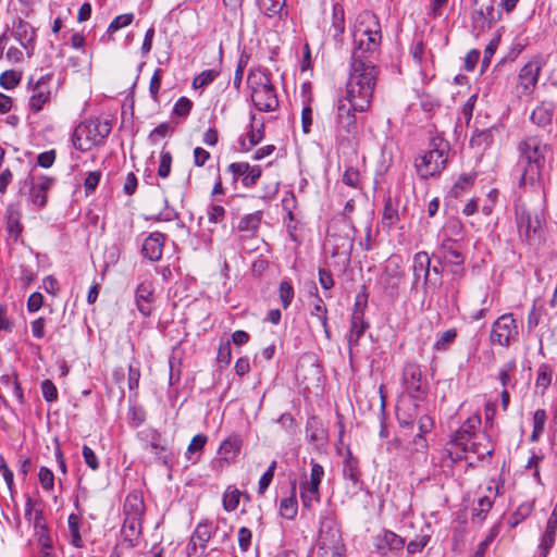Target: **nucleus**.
<instances>
[{"label":"nucleus","instance_id":"f257e3e1","mask_svg":"<svg viewBox=\"0 0 557 557\" xmlns=\"http://www.w3.org/2000/svg\"><path fill=\"white\" fill-rule=\"evenodd\" d=\"M519 187L541 190L544 187L546 156L552 147L536 135H529L517 144Z\"/></svg>","mask_w":557,"mask_h":557},{"label":"nucleus","instance_id":"f03ea898","mask_svg":"<svg viewBox=\"0 0 557 557\" xmlns=\"http://www.w3.org/2000/svg\"><path fill=\"white\" fill-rule=\"evenodd\" d=\"M372 55L360 54V51L351 52L345 96L354 98L357 108L361 110L370 108L376 85L377 69L373 63Z\"/></svg>","mask_w":557,"mask_h":557},{"label":"nucleus","instance_id":"7ed1b4c3","mask_svg":"<svg viewBox=\"0 0 557 557\" xmlns=\"http://www.w3.org/2000/svg\"><path fill=\"white\" fill-rule=\"evenodd\" d=\"M352 38V51H360V54H374L382 41L379 17L369 10L361 11L354 23Z\"/></svg>","mask_w":557,"mask_h":557},{"label":"nucleus","instance_id":"20e7f679","mask_svg":"<svg viewBox=\"0 0 557 557\" xmlns=\"http://www.w3.org/2000/svg\"><path fill=\"white\" fill-rule=\"evenodd\" d=\"M449 144L443 138H433L430 149L414 159V169L422 180L440 175L448 163Z\"/></svg>","mask_w":557,"mask_h":557},{"label":"nucleus","instance_id":"39448f33","mask_svg":"<svg viewBox=\"0 0 557 557\" xmlns=\"http://www.w3.org/2000/svg\"><path fill=\"white\" fill-rule=\"evenodd\" d=\"M251 100L261 112H272L278 108V98L270 74L262 70L250 71L247 77Z\"/></svg>","mask_w":557,"mask_h":557},{"label":"nucleus","instance_id":"423d86ee","mask_svg":"<svg viewBox=\"0 0 557 557\" xmlns=\"http://www.w3.org/2000/svg\"><path fill=\"white\" fill-rule=\"evenodd\" d=\"M112 129L108 119H90L82 122L72 135L73 146L81 151H88L94 146L102 145Z\"/></svg>","mask_w":557,"mask_h":557},{"label":"nucleus","instance_id":"0eeeda50","mask_svg":"<svg viewBox=\"0 0 557 557\" xmlns=\"http://www.w3.org/2000/svg\"><path fill=\"white\" fill-rule=\"evenodd\" d=\"M318 547L323 552L324 557H346L347 548L341 528L330 511L320 516Z\"/></svg>","mask_w":557,"mask_h":557},{"label":"nucleus","instance_id":"6e6552de","mask_svg":"<svg viewBox=\"0 0 557 557\" xmlns=\"http://www.w3.org/2000/svg\"><path fill=\"white\" fill-rule=\"evenodd\" d=\"M481 423L480 414H472L453 434L448 443L449 447L447 448V454L451 461L461 460L468 453L469 444L474 440H479L476 430Z\"/></svg>","mask_w":557,"mask_h":557},{"label":"nucleus","instance_id":"1a4fd4ad","mask_svg":"<svg viewBox=\"0 0 557 557\" xmlns=\"http://www.w3.org/2000/svg\"><path fill=\"white\" fill-rule=\"evenodd\" d=\"M54 74L47 73L36 81L30 77L27 83L30 92L28 98V109L37 114L49 104L58 94V87L53 85Z\"/></svg>","mask_w":557,"mask_h":557},{"label":"nucleus","instance_id":"9d476101","mask_svg":"<svg viewBox=\"0 0 557 557\" xmlns=\"http://www.w3.org/2000/svg\"><path fill=\"white\" fill-rule=\"evenodd\" d=\"M367 110H361L357 108L356 101L354 98H349L344 96L338 99L336 107V117H335V127L336 134L338 137L343 139L347 138L350 135H355L358 129L356 112H366Z\"/></svg>","mask_w":557,"mask_h":557},{"label":"nucleus","instance_id":"9b49d317","mask_svg":"<svg viewBox=\"0 0 557 557\" xmlns=\"http://www.w3.org/2000/svg\"><path fill=\"white\" fill-rule=\"evenodd\" d=\"M519 325L512 313L498 317L492 324L490 342L492 345L509 347L519 341Z\"/></svg>","mask_w":557,"mask_h":557},{"label":"nucleus","instance_id":"f8f14e48","mask_svg":"<svg viewBox=\"0 0 557 557\" xmlns=\"http://www.w3.org/2000/svg\"><path fill=\"white\" fill-rule=\"evenodd\" d=\"M516 221L521 239L529 244L540 239L543 225V214L541 211L521 209L517 211Z\"/></svg>","mask_w":557,"mask_h":557},{"label":"nucleus","instance_id":"ddd939ff","mask_svg":"<svg viewBox=\"0 0 557 557\" xmlns=\"http://www.w3.org/2000/svg\"><path fill=\"white\" fill-rule=\"evenodd\" d=\"M476 8L471 14L472 30L478 35L491 28L500 18V12L496 11V0H473Z\"/></svg>","mask_w":557,"mask_h":557},{"label":"nucleus","instance_id":"4468645a","mask_svg":"<svg viewBox=\"0 0 557 557\" xmlns=\"http://www.w3.org/2000/svg\"><path fill=\"white\" fill-rule=\"evenodd\" d=\"M403 383L411 397L419 398L426 392V381L417 362H407L403 369Z\"/></svg>","mask_w":557,"mask_h":557},{"label":"nucleus","instance_id":"2eb2a0df","mask_svg":"<svg viewBox=\"0 0 557 557\" xmlns=\"http://www.w3.org/2000/svg\"><path fill=\"white\" fill-rule=\"evenodd\" d=\"M541 65L537 61L525 63L518 74L517 92L519 97L531 96L537 85Z\"/></svg>","mask_w":557,"mask_h":557},{"label":"nucleus","instance_id":"dca6fc26","mask_svg":"<svg viewBox=\"0 0 557 557\" xmlns=\"http://www.w3.org/2000/svg\"><path fill=\"white\" fill-rule=\"evenodd\" d=\"M138 437L143 443L145 449L150 450L154 456L162 461L163 465H170V457L164 438L161 433L154 429H147L138 433Z\"/></svg>","mask_w":557,"mask_h":557},{"label":"nucleus","instance_id":"f3484780","mask_svg":"<svg viewBox=\"0 0 557 557\" xmlns=\"http://www.w3.org/2000/svg\"><path fill=\"white\" fill-rule=\"evenodd\" d=\"M214 532L215 527L212 522L207 520L199 522L193 532L190 541L187 545L188 555L193 556L198 555V553L202 554L206 550L207 544L211 540Z\"/></svg>","mask_w":557,"mask_h":557},{"label":"nucleus","instance_id":"a211bd4d","mask_svg":"<svg viewBox=\"0 0 557 557\" xmlns=\"http://www.w3.org/2000/svg\"><path fill=\"white\" fill-rule=\"evenodd\" d=\"M430 265H431V258L428 252L419 251L413 256L412 288H417L419 285V282L422 281L421 287L423 289L424 295L429 294Z\"/></svg>","mask_w":557,"mask_h":557},{"label":"nucleus","instance_id":"6ab92c4d","mask_svg":"<svg viewBox=\"0 0 557 557\" xmlns=\"http://www.w3.org/2000/svg\"><path fill=\"white\" fill-rule=\"evenodd\" d=\"M11 35L25 50H27L28 55H32L36 39L35 28L28 22L23 21L22 18H16L13 21Z\"/></svg>","mask_w":557,"mask_h":557},{"label":"nucleus","instance_id":"aec40b11","mask_svg":"<svg viewBox=\"0 0 557 557\" xmlns=\"http://www.w3.org/2000/svg\"><path fill=\"white\" fill-rule=\"evenodd\" d=\"M135 300L138 311L144 317H149L152 312V302L154 300V286L151 280H143L137 285Z\"/></svg>","mask_w":557,"mask_h":557},{"label":"nucleus","instance_id":"412c9836","mask_svg":"<svg viewBox=\"0 0 557 557\" xmlns=\"http://www.w3.org/2000/svg\"><path fill=\"white\" fill-rule=\"evenodd\" d=\"M54 178L40 175L33 176L29 188V198L36 207L42 208L47 203L48 190L53 186Z\"/></svg>","mask_w":557,"mask_h":557},{"label":"nucleus","instance_id":"4be33fe9","mask_svg":"<svg viewBox=\"0 0 557 557\" xmlns=\"http://www.w3.org/2000/svg\"><path fill=\"white\" fill-rule=\"evenodd\" d=\"M228 171L233 174L234 180L242 178L245 187H252L261 176V169L258 165H249L246 162H234L228 165Z\"/></svg>","mask_w":557,"mask_h":557},{"label":"nucleus","instance_id":"5701e85b","mask_svg":"<svg viewBox=\"0 0 557 557\" xmlns=\"http://www.w3.org/2000/svg\"><path fill=\"white\" fill-rule=\"evenodd\" d=\"M557 534V511L550 513L547 519L545 530L541 536V541L537 546V557H547L550 548L555 545Z\"/></svg>","mask_w":557,"mask_h":557},{"label":"nucleus","instance_id":"b1692460","mask_svg":"<svg viewBox=\"0 0 557 557\" xmlns=\"http://www.w3.org/2000/svg\"><path fill=\"white\" fill-rule=\"evenodd\" d=\"M374 546L381 555L388 550H400L405 546V540L389 530H383L374 539Z\"/></svg>","mask_w":557,"mask_h":557},{"label":"nucleus","instance_id":"393cba45","mask_svg":"<svg viewBox=\"0 0 557 557\" xmlns=\"http://www.w3.org/2000/svg\"><path fill=\"white\" fill-rule=\"evenodd\" d=\"M165 236L153 232L143 243L141 252L149 261H158L162 257Z\"/></svg>","mask_w":557,"mask_h":557},{"label":"nucleus","instance_id":"a878e982","mask_svg":"<svg viewBox=\"0 0 557 557\" xmlns=\"http://www.w3.org/2000/svg\"><path fill=\"white\" fill-rule=\"evenodd\" d=\"M264 137L263 123L260 125L255 124V114L250 115L249 129L244 137L238 139L239 150L247 152L250 151L255 146L260 144Z\"/></svg>","mask_w":557,"mask_h":557},{"label":"nucleus","instance_id":"bb28decb","mask_svg":"<svg viewBox=\"0 0 557 557\" xmlns=\"http://www.w3.org/2000/svg\"><path fill=\"white\" fill-rule=\"evenodd\" d=\"M428 449L429 446L425 437L422 434H417L406 447V457L412 465L425 462Z\"/></svg>","mask_w":557,"mask_h":557},{"label":"nucleus","instance_id":"cd10ccee","mask_svg":"<svg viewBox=\"0 0 557 557\" xmlns=\"http://www.w3.org/2000/svg\"><path fill=\"white\" fill-rule=\"evenodd\" d=\"M141 524L143 521L124 518L121 536L123 544H125L127 548H133L138 545L143 530Z\"/></svg>","mask_w":557,"mask_h":557},{"label":"nucleus","instance_id":"c85d7f7f","mask_svg":"<svg viewBox=\"0 0 557 557\" xmlns=\"http://www.w3.org/2000/svg\"><path fill=\"white\" fill-rule=\"evenodd\" d=\"M21 212L15 205H9L5 209L4 220H5V230L10 239L16 242L22 232L23 224L21 223Z\"/></svg>","mask_w":557,"mask_h":557},{"label":"nucleus","instance_id":"c756f323","mask_svg":"<svg viewBox=\"0 0 557 557\" xmlns=\"http://www.w3.org/2000/svg\"><path fill=\"white\" fill-rule=\"evenodd\" d=\"M554 113H555L554 102L542 101L540 104H537L533 109V111L530 115V120L536 126L545 128L552 124Z\"/></svg>","mask_w":557,"mask_h":557},{"label":"nucleus","instance_id":"7c9ffc66","mask_svg":"<svg viewBox=\"0 0 557 557\" xmlns=\"http://www.w3.org/2000/svg\"><path fill=\"white\" fill-rule=\"evenodd\" d=\"M242 446V437L237 434H232L221 443L219 447V454L223 460L233 462L239 455Z\"/></svg>","mask_w":557,"mask_h":557},{"label":"nucleus","instance_id":"2f4dec72","mask_svg":"<svg viewBox=\"0 0 557 557\" xmlns=\"http://www.w3.org/2000/svg\"><path fill=\"white\" fill-rule=\"evenodd\" d=\"M145 503L138 494H129L124 504V516L126 519L143 521Z\"/></svg>","mask_w":557,"mask_h":557},{"label":"nucleus","instance_id":"473e14b6","mask_svg":"<svg viewBox=\"0 0 557 557\" xmlns=\"http://www.w3.org/2000/svg\"><path fill=\"white\" fill-rule=\"evenodd\" d=\"M258 4L263 14L271 18L283 20L288 14L285 9L286 0H258Z\"/></svg>","mask_w":557,"mask_h":557},{"label":"nucleus","instance_id":"72a5a7b5","mask_svg":"<svg viewBox=\"0 0 557 557\" xmlns=\"http://www.w3.org/2000/svg\"><path fill=\"white\" fill-rule=\"evenodd\" d=\"M369 323L364 320V318H360V314L351 317L350 329L347 336L350 349L359 345L360 338L363 336L364 332L369 329Z\"/></svg>","mask_w":557,"mask_h":557},{"label":"nucleus","instance_id":"f704fd0d","mask_svg":"<svg viewBox=\"0 0 557 557\" xmlns=\"http://www.w3.org/2000/svg\"><path fill=\"white\" fill-rule=\"evenodd\" d=\"M34 537L38 547V553L54 549V539L48 525L42 527L40 521H37L36 523Z\"/></svg>","mask_w":557,"mask_h":557},{"label":"nucleus","instance_id":"c9c22d12","mask_svg":"<svg viewBox=\"0 0 557 557\" xmlns=\"http://www.w3.org/2000/svg\"><path fill=\"white\" fill-rule=\"evenodd\" d=\"M299 492L304 509L313 511L315 504H319L321 499L320 488L301 482L299 484Z\"/></svg>","mask_w":557,"mask_h":557},{"label":"nucleus","instance_id":"e433bc0d","mask_svg":"<svg viewBox=\"0 0 557 557\" xmlns=\"http://www.w3.org/2000/svg\"><path fill=\"white\" fill-rule=\"evenodd\" d=\"M455 262H465V258L454 242L443 243L438 263L443 265H451Z\"/></svg>","mask_w":557,"mask_h":557},{"label":"nucleus","instance_id":"4c0bfd02","mask_svg":"<svg viewBox=\"0 0 557 557\" xmlns=\"http://www.w3.org/2000/svg\"><path fill=\"white\" fill-rule=\"evenodd\" d=\"M82 518L76 513L67 517L69 543L75 548H83L84 541L81 535Z\"/></svg>","mask_w":557,"mask_h":557},{"label":"nucleus","instance_id":"58836bf2","mask_svg":"<svg viewBox=\"0 0 557 557\" xmlns=\"http://www.w3.org/2000/svg\"><path fill=\"white\" fill-rule=\"evenodd\" d=\"M24 516L25 519L33 525V530L36 529L37 521H40L42 527L47 525L44 510L30 496L26 497Z\"/></svg>","mask_w":557,"mask_h":557},{"label":"nucleus","instance_id":"ea45409f","mask_svg":"<svg viewBox=\"0 0 557 557\" xmlns=\"http://www.w3.org/2000/svg\"><path fill=\"white\" fill-rule=\"evenodd\" d=\"M330 32L336 40H339L345 32V11L343 5L339 3L333 4Z\"/></svg>","mask_w":557,"mask_h":557},{"label":"nucleus","instance_id":"a19ab883","mask_svg":"<svg viewBox=\"0 0 557 557\" xmlns=\"http://www.w3.org/2000/svg\"><path fill=\"white\" fill-rule=\"evenodd\" d=\"M280 515L287 519L293 520L298 512V502L296 498V485H292V494L288 497L282 498L280 502Z\"/></svg>","mask_w":557,"mask_h":557},{"label":"nucleus","instance_id":"79ce46f5","mask_svg":"<svg viewBox=\"0 0 557 557\" xmlns=\"http://www.w3.org/2000/svg\"><path fill=\"white\" fill-rule=\"evenodd\" d=\"M207 442L208 436L203 433H199L191 438L185 454L186 458L191 461V463H197L200 460L201 453Z\"/></svg>","mask_w":557,"mask_h":557},{"label":"nucleus","instance_id":"37998d69","mask_svg":"<svg viewBox=\"0 0 557 557\" xmlns=\"http://www.w3.org/2000/svg\"><path fill=\"white\" fill-rule=\"evenodd\" d=\"M534 502L525 500L521 503L517 509L507 518V524L509 528L513 529L519 525L522 521H524L533 511Z\"/></svg>","mask_w":557,"mask_h":557},{"label":"nucleus","instance_id":"c03bdc74","mask_svg":"<svg viewBox=\"0 0 557 557\" xmlns=\"http://www.w3.org/2000/svg\"><path fill=\"white\" fill-rule=\"evenodd\" d=\"M343 475L345 479L351 481L355 485L360 481L361 472L359 469V461L356 457L352 456L350 451L347 453V456L344 460Z\"/></svg>","mask_w":557,"mask_h":557},{"label":"nucleus","instance_id":"a18cd8bd","mask_svg":"<svg viewBox=\"0 0 557 557\" xmlns=\"http://www.w3.org/2000/svg\"><path fill=\"white\" fill-rule=\"evenodd\" d=\"M260 221L259 212L247 214L239 220L237 230L247 237L253 236L259 228Z\"/></svg>","mask_w":557,"mask_h":557},{"label":"nucleus","instance_id":"49530a36","mask_svg":"<svg viewBox=\"0 0 557 557\" xmlns=\"http://www.w3.org/2000/svg\"><path fill=\"white\" fill-rule=\"evenodd\" d=\"M493 507V500L488 496H483L478 499L476 505L472 508L471 520L473 523L482 524L486 519L487 513Z\"/></svg>","mask_w":557,"mask_h":557},{"label":"nucleus","instance_id":"de8ad7c7","mask_svg":"<svg viewBox=\"0 0 557 557\" xmlns=\"http://www.w3.org/2000/svg\"><path fill=\"white\" fill-rule=\"evenodd\" d=\"M311 315L315 317L320 321L326 338L330 339L331 332L329 330L327 308L320 296H317L315 298V304L311 310Z\"/></svg>","mask_w":557,"mask_h":557},{"label":"nucleus","instance_id":"09e8293b","mask_svg":"<svg viewBox=\"0 0 557 557\" xmlns=\"http://www.w3.org/2000/svg\"><path fill=\"white\" fill-rule=\"evenodd\" d=\"M493 139L494 136L492 129H476L470 138V145L473 148L484 151L491 147Z\"/></svg>","mask_w":557,"mask_h":557},{"label":"nucleus","instance_id":"8fccbe9b","mask_svg":"<svg viewBox=\"0 0 557 557\" xmlns=\"http://www.w3.org/2000/svg\"><path fill=\"white\" fill-rule=\"evenodd\" d=\"M475 173L461 174L453 185L449 194L455 198L460 197L465 191L469 190L472 187V185L475 182Z\"/></svg>","mask_w":557,"mask_h":557},{"label":"nucleus","instance_id":"3c124183","mask_svg":"<svg viewBox=\"0 0 557 557\" xmlns=\"http://www.w3.org/2000/svg\"><path fill=\"white\" fill-rule=\"evenodd\" d=\"M240 495L242 493L237 487L227 486L222 499L224 510L227 512L234 511L239 505Z\"/></svg>","mask_w":557,"mask_h":557},{"label":"nucleus","instance_id":"603ef678","mask_svg":"<svg viewBox=\"0 0 557 557\" xmlns=\"http://www.w3.org/2000/svg\"><path fill=\"white\" fill-rule=\"evenodd\" d=\"M457 337V330L449 329L437 335L436 341L433 344V349L436 351H446L453 345Z\"/></svg>","mask_w":557,"mask_h":557},{"label":"nucleus","instance_id":"864d4df0","mask_svg":"<svg viewBox=\"0 0 557 557\" xmlns=\"http://www.w3.org/2000/svg\"><path fill=\"white\" fill-rule=\"evenodd\" d=\"M516 371V361L510 360L504 363L498 371V380L503 386V388L513 387L515 384L512 382L513 374Z\"/></svg>","mask_w":557,"mask_h":557},{"label":"nucleus","instance_id":"5fc2aeb1","mask_svg":"<svg viewBox=\"0 0 557 557\" xmlns=\"http://www.w3.org/2000/svg\"><path fill=\"white\" fill-rule=\"evenodd\" d=\"M547 413L544 409H537L533 414V431L530 436L532 442H537L544 432Z\"/></svg>","mask_w":557,"mask_h":557},{"label":"nucleus","instance_id":"6e6d98bb","mask_svg":"<svg viewBox=\"0 0 557 557\" xmlns=\"http://www.w3.org/2000/svg\"><path fill=\"white\" fill-rule=\"evenodd\" d=\"M278 297L282 307L284 309L289 308L295 297V290L289 280L285 278L281 281L278 286Z\"/></svg>","mask_w":557,"mask_h":557},{"label":"nucleus","instance_id":"4d7b16f0","mask_svg":"<svg viewBox=\"0 0 557 557\" xmlns=\"http://www.w3.org/2000/svg\"><path fill=\"white\" fill-rule=\"evenodd\" d=\"M22 79V73L16 70H7L0 74V86L5 90H12Z\"/></svg>","mask_w":557,"mask_h":557},{"label":"nucleus","instance_id":"13d9d810","mask_svg":"<svg viewBox=\"0 0 557 557\" xmlns=\"http://www.w3.org/2000/svg\"><path fill=\"white\" fill-rule=\"evenodd\" d=\"M552 367L547 363L540 364V367L537 368V375L535 381L536 387L542 388L543 392L546 391L552 383Z\"/></svg>","mask_w":557,"mask_h":557},{"label":"nucleus","instance_id":"bf43d9fd","mask_svg":"<svg viewBox=\"0 0 557 557\" xmlns=\"http://www.w3.org/2000/svg\"><path fill=\"white\" fill-rule=\"evenodd\" d=\"M220 71L215 69L205 70L198 74L193 81V87L195 89L205 88L210 85L218 76Z\"/></svg>","mask_w":557,"mask_h":557},{"label":"nucleus","instance_id":"052dcab7","mask_svg":"<svg viewBox=\"0 0 557 557\" xmlns=\"http://www.w3.org/2000/svg\"><path fill=\"white\" fill-rule=\"evenodd\" d=\"M38 481L41 488L51 493L54 490L55 476L54 473L47 467H40L38 472Z\"/></svg>","mask_w":557,"mask_h":557},{"label":"nucleus","instance_id":"680f3d73","mask_svg":"<svg viewBox=\"0 0 557 557\" xmlns=\"http://www.w3.org/2000/svg\"><path fill=\"white\" fill-rule=\"evenodd\" d=\"M276 467H277V462L275 460H273L269 465L267 471L259 479V482H258V494L259 495H263L267 492V490L269 488L271 482L273 481Z\"/></svg>","mask_w":557,"mask_h":557},{"label":"nucleus","instance_id":"e2e57ef3","mask_svg":"<svg viewBox=\"0 0 557 557\" xmlns=\"http://www.w3.org/2000/svg\"><path fill=\"white\" fill-rule=\"evenodd\" d=\"M468 451L476 455L479 459H483L484 457L492 455L493 448L488 441H486V444H482L481 441L474 440L469 444Z\"/></svg>","mask_w":557,"mask_h":557},{"label":"nucleus","instance_id":"0e129e2a","mask_svg":"<svg viewBox=\"0 0 557 557\" xmlns=\"http://www.w3.org/2000/svg\"><path fill=\"white\" fill-rule=\"evenodd\" d=\"M430 540H431V535L428 533L420 534V535L416 536V539L411 540L407 544L408 554L413 555L416 553H420L428 545Z\"/></svg>","mask_w":557,"mask_h":557},{"label":"nucleus","instance_id":"69168bd1","mask_svg":"<svg viewBox=\"0 0 557 557\" xmlns=\"http://www.w3.org/2000/svg\"><path fill=\"white\" fill-rule=\"evenodd\" d=\"M323 476H324L323 467L317 462H312L310 478H309V480H306L302 483L320 488V484H321Z\"/></svg>","mask_w":557,"mask_h":557},{"label":"nucleus","instance_id":"338daca9","mask_svg":"<svg viewBox=\"0 0 557 557\" xmlns=\"http://www.w3.org/2000/svg\"><path fill=\"white\" fill-rule=\"evenodd\" d=\"M397 220H398L397 209L394 208L391 200L386 201L385 207H384L383 218H382L383 225L391 228L392 226L395 225Z\"/></svg>","mask_w":557,"mask_h":557},{"label":"nucleus","instance_id":"774afa93","mask_svg":"<svg viewBox=\"0 0 557 557\" xmlns=\"http://www.w3.org/2000/svg\"><path fill=\"white\" fill-rule=\"evenodd\" d=\"M172 154L170 151H161L160 163L158 168V175L161 178H166L171 173Z\"/></svg>","mask_w":557,"mask_h":557}]
</instances>
